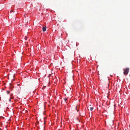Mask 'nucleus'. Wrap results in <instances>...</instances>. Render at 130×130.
I'll list each match as a JSON object with an SVG mask.
<instances>
[{
    "instance_id": "39448f33",
    "label": "nucleus",
    "mask_w": 130,
    "mask_h": 130,
    "mask_svg": "<svg viewBox=\"0 0 130 130\" xmlns=\"http://www.w3.org/2000/svg\"><path fill=\"white\" fill-rule=\"evenodd\" d=\"M7 92L8 94H9L10 93V91H7Z\"/></svg>"
},
{
    "instance_id": "6e6552de",
    "label": "nucleus",
    "mask_w": 130,
    "mask_h": 130,
    "mask_svg": "<svg viewBox=\"0 0 130 130\" xmlns=\"http://www.w3.org/2000/svg\"><path fill=\"white\" fill-rule=\"evenodd\" d=\"M76 109H77V106H76Z\"/></svg>"
},
{
    "instance_id": "7ed1b4c3",
    "label": "nucleus",
    "mask_w": 130,
    "mask_h": 130,
    "mask_svg": "<svg viewBox=\"0 0 130 130\" xmlns=\"http://www.w3.org/2000/svg\"><path fill=\"white\" fill-rule=\"evenodd\" d=\"M90 110H91V111H92V110H93V107H90Z\"/></svg>"
},
{
    "instance_id": "423d86ee",
    "label": "nucleus",
    "mask_w": 130,
    "mask_h": 130,
    "mask_svg": "<svg viewBox=\"0 0 130 130\" xmlns=\"http://www.w3.org/2000/svg\"><path fill=\"white\" fill-rule=\"evenodd\" d=\"M25 39L26 40L27 39V38L26 37H25Z\"/></svg>"
},
{
    "instance_id": "0eeeda50",
    "label": "nucleus",
    "mask_w": 130,
    "mask_h": 130,
    "mask_svg": "<svg viewBox=\"0 0 130 130\" xmlns=\"http://www.w3.org/2000/svg\"><path fill=\"white\" fill-rule=\"evenodd\" d=\"M9 101L10 102L11 101V100H10V99H9Z\"/></svg>"
},
{
    "instance_id": "20e7f679",
    "label": "nucleus",
    "mask_w": 130,
    "mask_h": 130,
    "mask_svg": "<svg viewBox=\"0 0 130 130\" xmlns=\"http://www.w3.org/2000/svg\"><path fill=\"white\" fill-rule=\"evenodd\" d=\"M67 100V99L66 98H65L64 99V101H65L66 102V101Z\"/></svg>"
},
{
    "instance_id": "f257e3e1",
    "label": "nucleus",
    "mask_w": 130,
    "mask_h": 130,
    "mask_svg": "<svg viewBox=\"0 0 130 130\" xmlns=\"http://www.w3.org/2000/svg\"><path fill=\"white\" fill-rule=\"evenodd\" d=\"M129 69L128 68H126V70H124V74L125 75H127L128 74L129 72Z\"/></svg>"
},
{
    "instance_id": "f03ea898",
    "label": "nucleus",
    "mask_w": 130,
    "mask_h": 130,
    "mask_svg": "<svg viewBox=\"0 0 130 130\" xmlns=\"http://www.w3.org/2000/svg\"><path fill=\"white\" fill-rule=\"evenodd\" d=\"M46 27H43L42 28V30L43 31H45L46 30Z\"/></svg>"
}]
</instances>
